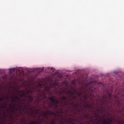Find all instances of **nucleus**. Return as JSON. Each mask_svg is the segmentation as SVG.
<instances>
[{
  "label": "nucleus",
  "instance_id": "9d476101",
  "mask_svg": "<svg viewBox=\"0 0 124 124\" xmlns=\"http://www.w3.org/2000/svg\"><path fill=\"white\" fill-rule=\"evenodd\" d=\"M29 110H27V113L28 115L30 116H31L33 113H34V109H32V108H29Z\"/></svg>",
  "mask_w": 124,
  "mask_h": 124
},
{
  "label": "nucleus",
  "instance_id": "f257e3e1",
  "mask_svg": "<svg viewBox=\"0 0 124 124\" xmlns=\"http://www.w3.org/2000/svg\"><path fill=\"white\" fill-rule=\"evenodd\" d=\"M72 86V90L69 92H66V96H62L64 93V91H57L59 99L56 96H51L50 100L52 101V104H55V108H60V113L63 114L65 112L64 118L66 117L68 111L67 108L68 106L72 105L74 107L76 111H73L74 117L80 116L82 120H86L89 124H96V121L99 119V113L100 110L96 107L94 106L93 103L92 105L88 104V96L83 94L80 91H78L75 87H77L76 84V79L73 80L71 82Z\"/></svg>",
  "mask_w": 124,
  "mask_h": 124
},
{
  "label": "nucleus",
  "instance_id": "dca6fc26",
  "mask_svg": "<svg viewBox=\"0 0 124 124\" xmlns=\"http://www.w3.org/2000/svg\"><path fill=\"white\" fill-rule=\"evenodd\" d=\"M0 102H2V101L3 102V97H1L0 98Z\"/></svg>",
  "mask_w": 124,
  "mask_h": 124
},
{
  "label": "nucleus",
  "instance_id": "f704fd0d",
  "mask_svg": "<svg viewBox=\"0 0 124 124\" xmlns=\"http://www.w3.org/2000/svg\"><path fill=\"white\" fill-rule=\"evenodd\" d=\"M31 124H32V123Z\"/></svg>",
  "mask_w": 124,
  "mask_h": 124
},
{
  "label": "nucleus",
  "instance_id": "a211bd4d",
  "mask_svg": "<svg viewBox=\"0 0 124 124\" xmlns=\"http://www.w3.org/2000/svg\"><path fill=\"white\" fill-rule=\"evenodd\" d=\"M123 111H124V109L119 110V113H120V114H122V115H123L124 114H123Z\"/></svg>",
  "mask_w": 124,
  "mask_h": 124
},
{
  "label": "nucleus",
  "instance_id": "473e14b6",
  "mask_svg": "<svg viewBox=\"0 0 124 124\" xmlns=\"http://www.w3.org/2000/svg\"><path fill=\"white\" fill-rule=\"evenodd\" d=\"M108 115H109V113H108Z\"/></svg>",
  "mask_w": 124,
  "mask_h": 124
},
{
  "label": "nucleus",
  "instance_id": "412c9836",
  "mask_svg": "<svg viewBox=\"0 0 124 124\" xmlns=\"http://www.w3.org/2000/svg\"><path fill=\"white\" fill-rule=\"evenodd\" d=\"M35 113H37V114H38V111H37H37H36Z\"/></svg>",
  "mask_w": 124,
  "mask_h": 124
},
{
  "label": "nucleus",
  "instance_id": "20e7f679",
  "mask_svg": "<svg viewBox=\"0 0 124 124\" xmlns=\"http://www.w3.org/2000/svg\"><path fill=\"white\" fill-rule=\"evenodd\" d=\"M48 73L45 78H63L62 74L55 71L54 68H47Z\"/></svg>",
  "mask_w": 124,
  "mask_h": 124
},
{
  "label": "nucleus",
  "instance_id": "9b49d317",
  "mask_svg": "<svg viewBox=\"0 0 124 124\" xmlns=\"http://www.w3.org/2000/svg\"><path fill=\"white\" fill-rule=\"evenodd\" d=\"M3 102H5L6 100H9L10 98L8 96H5L3 97Z\"/></svg>",
  "mask_w": 124,
  "mask_h": 124
},
{
  "label": "nucleus",
  "instance_id": "cd10ccee",
  "mask_svg": "<svg viewBox=\"0 0 124 124\" xmlns=\"http://www.w3.org/2000/svg\"><path fill=\"white\" fill-rule=\"evenodd\" d=\"M62 124H63V122H62Z\"/></svg>",
  "mask_w": 124,
  "mask_h": 124
},
{
  "label": "nucleus",
  "instance_id": "a878e982",
  "mask_svg": "<svg viewBox=\"0 0 124 124\" xmlns=\"http://www.w3.org/2000/svg\"><path fill=\"white\" fill-rule=\"evenodd\" d=\"M20 88H21V86H19V87H18L19 89H20Z\"/></svg>",
  "mask_w": 124,
  "mask_h": 124
},
{
  "label": "nucleus",
  "instance_id": "6e6552de",
  "mask_svg": "<svg viewBox=\"0 0 124 124\" xmlns=\"http://www.w3.org/2000/svg\"><path fill=\"white\" fill-rule=\"evenodd\" d=\"M67 77H68L69 78H85V77H84V75H82V74H78L76 72L71 75L70 76L68 75Z\"/></svg>",
  "mask_w": 124,
  "mask_h": 124
},
{
  "label": "nucleus",
  "instance_id": "aec40b11",
  "mask_svg": "<svg viewBox=\"0 0 124 124\" xmlns=\"http://www.w3.org/2000/svg\"><path fill=\"white\" fill-rule=\"evenodd\" d=\"M70 121L69 123H71V121H72V119L71 118H69Z\"/></svg>",
  "mask_w": 124,
  "mask_h": 124
},
{
  "label": "nucleus",
  "instance_id": "c85d7f7f",
  "mask_svg": "<svg viewBox=\"0 0 124 124\" xmlns=\"http://www.w3.org/2000/svg\"><path fill=\"white\" fill-rule=\"evenodd\" d=\"M74 120V119L73 118V119H72V120L73 121Z\"/></svg>",
  "mask_w": 124,
  "mask_h": 124
},
{
  "label": "nucleus",
  "instance_id": "72a5a7b5",
  "mask_svg": "<svg viewBox=\"0 0 124 124\" xmlns=\"http://www.w3.org/2000/svg\"><path fill=\"white\" fill-rule=\"evenodd\" d=\"M81 124H83V123H81Z\"/></svg>",
  "mask_w": 124,
  "mask_h": 124
},
{
  "label": "nucleus",
  "instance_id": "6ab92c4d",
  "mask_svg": "<svg viewBox=\"0 0 124 124\" xmlns=\"http://www.w3.org/2000/svg\"><path fill=\"white\" fill-rule=\"evenodd\" d=\"M9 102V100H7L5 101V102H4V103H6L7 104V103H8Z\"/></svg>",
  "mask_w": 124,
  "mask_h": 124
},
{
  "label": "nucleus",
  "instance_id": "f3484780",
  "mask_svg": "<svg viewBox=\"0 0 124 124\" xmlns=\"http://www.w3.org/2000/svg\"><path fill=\"white\" fill-rule=\"evenodd\" d=\"M93 90H92V93L90 94V96H92V97L93 96Z\"/></svg>",
  "mask_w": 124,
  "mask_h": 124
},
{
  "label": "nucleus",
  "instance_id": "1a4fd4ad",
  "mask_svg": "<svg viewBox=\"0 0 124 124\" xmlns=\"http://www.w3.org/2000/svg\"><path fill=\"white\" fill-rule=\"evenodd\" d=\"M84 84H85V86H86V87H88V89L92 90V89L93 88V86H94V85L96 84V82L94 81L86 82V81H85Z\"/></svg>",
  "mask_w": 124,
  "mask_h": 124
},
{
  "label": "nucleus",
  "instance_id": "393cba45",
  "mask_svg": "<svg viewBox=\"0 0 124 124\" xmlns=\"http://www.w3.org/2000/svg\"><path fill=\"white\" fill-rule=\"evenodd\" d=\"M3 115H4V116H5V113H4V114H3Z\"/></svg>",
  "mask_w": 124,
  "mask_h": 124
},
{
  "label": "nucleus",
  "instance_id": "4be33fe9",
  "mask_svg": "<svg viewBox=\"0 0 124 124\" xmlns=\"http://www.w3.org/2000/svg\"><path fill=\"white\" fill-rule=\"evenodd\" d=\"M34 118H36V116L34 115Z\"/></svg>",
  "mask_w": 124,
  "mask_h": 124
},
{
  "label": "nucleus",
  "instance_id": "7c9ffc66",
  "mask_svg": "<svg viewBox=\"0 0 124 124\" xmlns=\"http://www.w3.org/2000/svg\"><path fill=\"white\" fill-rule=\"evenodd\" d=\"M119 123H120V120H119Z\"/></svg>",
  "mask_w": 124,
  "mask_h": 124
},
{
  "label": "nucleus",
  "instance_id": "2f4dec72",
  "mask_svg": "<svg viewBox=\"0 0 124 124\" xmlns=\"http://www.w3.org/2000/svg\"><path fill=\"white\" fill-rule=\"evenodd\" d=\"M97 78H98V77H97Z\"/></svg>",
  "mask_w": 124,
  "mask_h": 124
},
{
  "label": "nucleus",
  "instance_id": "423d86ee",
  "mask_svg": "<svg viewBox=\"0 0 124 124\" xmlns=\"http://www.w3.org/2000/svg\"><path fill=\"white\" fill-rule=\"evenodd\" d=\"M21 94L20 95V96L21 97H26L27 98V101L28 104H31V101H33V97L31 95H27V93H25L23 91H20Z\"/></svg>",
  "mask_w": 124,
  "mask_h": 124
},
{
  "label": "nucleus",
  "instance_id": "c756f323",
  "mask_svg": "<svg viewBox=\"0 0 124 124\" xmlns=\"http://www.w3.org/2000/svg\"><path fill=\"white\" fill-rule=\"evenodd\" d=\"M78 80H80V79L79 78H78Z\"/></svg>",
  "mask_w": 124,
  "mask_h": 124
},
{
  "label": "nucleus",
  "instance_id": "b1692460",
  "mask_svg": "<svg viewBox=\"0 0 124 124\" xmlns=\"http://www.w3.org/2000/svg\"><path fill=\"white\" fill-rule=\"evenodd\" d=\"M78 84H79V85H80V81L78 82Z\"/></svg>",
  "mask_w": 124,
  "mask_h": 124
},
{
  "label": "nucleus",
  "instance_id": "0eeeda50",
  "mask_svg": "<svg viewBox=\"0 0 124 124\" xmlns=\"http://www.w3.org/2000/svg\"><path fill=\"white\" fill-rule=\"evenodd\" d=\"M112 98V93L107 92L105 95H104L103 96V103L105 102L106 104L108 103V102L109 101V102H111L110 100H111V99Z\"/></svg>",
  "mask_w": 124,
  "mask_h": 124
},
{
  "label": "nucleus",
  "instance_id": "f03ea898",
  "mask_svg": "<svg viewBox=\"0 0 124 124\" xmlns=\"http://www.w3.org/2000/svg\"><path fill=\"white\" fill-rule=\"evenodd\" d=\"M39 81H35L31 78L29 80L28 82L22 83V87L26 88L27 93H35L37 96L36 101L40 105H43L44 108H46V111L43 112L41 113V115L43 117L42 119H40V115L38 116V120L31 123L32 124H40L43 123V121L46 122L49 121V115H54L56 116V113L53 111H61L60 108H55L56 104H53V101L50 99L52 96L50 90V88H56V86H59V82L55 81L49 83V85L45 80V78H43ZM45 119L46 120H45Z\"/></svg>",
  "mask_w": 124,
  "mask_h": 124
},
{
  "label": "nucleus",
  "instance_id": "7ed1b4c3",
  "mask_svg": "<svg viewBox=\"0 0 124 124\" xmlns=\"http://www.w3.org/2000/svg\"><path fill=\"white\" fill-rule=\"evenodd\" d=\"M12 103L13 102V105L11 104H9V108L8 107V104L6 103H3V104H1V108L2 109L7 108V113H14L13 115L15 114V112L14 111V109L16 110V111H19L21 114L23 115V113H24V107L21 104L20 101H21V98L20 97H18L17 95H15V97H12ZM14 108V109H13Z\"/></svg>",
  "mask_w": 124,
  "mask_h": 124
},
{
  "label": "nucleus",
  "instance_id": "ddd939ff",
  "mask_svg": "<svg viewBox=\"0 0 124 124\" xmlns=\"http://www.w3.org/2000/svg\"><path fill=\"white\" fill-rule=\"evenodd\" d=\"M50 124H56V121H55V120L51 119L50 122Z\"/></svg>",
  "mask_w": 124,
  "mask_h": 124
},
{
  "label": "nucleus",
  "instance_id": "4468645a",
  "mask_svg": "<svg viewBox=\"0 0 124 124\" xmlns=\"http://www.w3.org/2000/svg\"><path fill=\"white\" fill-rule=\"evenodd\" d=\"M0 78H5V74L3 75L2 73L0 74Z\"/></svg>",
  "mask_w": 124,
  "mask_h": 124
},
{
  "label": "nucleus",
  "instance_id": "5701e85b",
  "mask_svg": "<svg viewBox=\"0 0 124 124\" xmlns=\"http://www.w3.org/2000/svg\"><path fill=\"white\" fill-rule=\"evenodd\" d=\"M66 123H68V121H67V120H66Z\"/></svg>",
  "mask_w": 124,
  "mask_h": 124
},
{
  "label": "nucleus",
  "instance_id": "2eb2a0df",
  "mask_svg": "<svg viewBox=\"0 0 124 124\" xmlns=\"http://www.w3.org/2000/svg\"><path fill=\"white\" fill-rule=\"evenodd\" d=\"M101 111H102V114H103L104 112H105V109H104V108L101 107Z\"/></svg>",
  "mask_w": 124,
  "mask_h": 124
},
{
  "label": "nucleus",
  "instance_id": "39448f33",
  "mask_svg": "<svg viewBox=\"0 0 124 124\" xmlns=\"http://www.w3.org/2000/svg\"><path fill=\"white\" fill-rule=\"evenodd\" d=\"M42 74V69L39 68L34 71L31 72L27 74V78H36V77H39V75Z\"/></svg>",
  "mask_w": 124,
  "mask_h": 124
},
{
  "label": "nucleus",
  "instance_id": "f8f14e48",
  "mask_svg": "<svg viewBox=\"0 0 124 124\" xmlns=\"http://www.w3.org/2000/svg\"><path fill=\"white\" fill-rule=\"evenodd\" d=\"M62 86H66V82L62 81L61 82V85L60 87H62Z\"/></svg>",
  "mask_w": 124,
  "mask_h": 124
},
{
  "label": "nucleus",
  "instance_id": "bb28decb",
  "mask_svg": "<svg viewBox=\"0 0 124 124\" xmlns=\"http://www.w3.org/2000/svg\"><path fill=\"white\" fill-rule=\"evenodd\" d=\"M121 124H123V121H121Z\"/></svg>",
  "mask_w": 124,
  "mask_h": 124
}]
</instances>
